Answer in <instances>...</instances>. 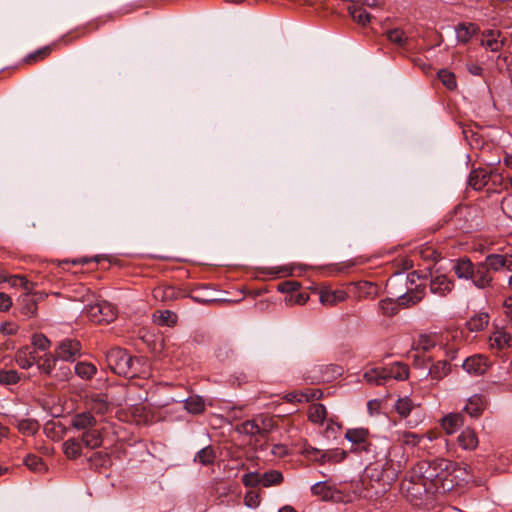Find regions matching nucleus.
Instances as JSON below:
<instances>
[{"instance_id": "22", "label": "nucleus", "mask_w": 512, "mask_h": 512, "mask_svg": "<svg viewBox=\"0 0 512 512\" xmlns=\"http://www.w3.org/2000/svg\"><path fill=\"white\" fill-rule=\"evenodd\" d=\"M81 443L89 449H96L102 445L103 438L99 429L96 427L84 431L80 439Z\"/></svg>"}, {"instance_id": "8", "label": "nucleus", "mask_w": 512, "mask_h": 512, "mask_svg": "<svg viewBox=\"0 0 512 512\" xmlns=\"http://www.w3.org/2000/svg\"><path fill=\"white\" fill-rule=\"evenodd\" d=\"M453 288V280L443 274L432 276L429 281L430 292L439 297L447 296L453 290Z\"/></svg>"}, {"instance_id": "14", "label": "nucleus", "mask_w": 512, "mask_h": 512, "mask_svg": "<svg viewBox=\"0 0 512 512\" xmlns=\"http://www.w3.org/2000/svg\"><path fill=\"white\" fill-rule=\"evenodd\" d=\"M96 424V418L89 411L77 413L71 419V426L83 432L96 427Z\"/></svg>"}, {"instance_id": "52", "label": "nucleus", "mask_w": 512, "mask_h": 512, "mask_svg": "<svg viewBox=\"0 0 512 512\" xmlns=\"http://www.w3.org/2000/svg\"><path fill=\"white\" fill-rule=\"evenodd\" d=\"M91 410L97 414L103 415L109 410V403L103 396H97L92 399Z\"/></svg>"}, {"instance_id": "50", "label": "nucleus", "mask_w": 512, "mask_h": 512, "mask_svg": "<svg viewBox=\"0 0 512 512\" xmlns=\"http://www.w3.org/2000/svg\"><path fill=\"white\" fill-rule=\"evenodd\" d=\"M350 14L352 18L361 25H366L370 22V14L361 7H356L355 5L349 7Z\"/></svg>"}, {"instance_id": "10", "label": "nucleus", "mask_w": 512, "mask_h": 512, "mask_svg": "<svg viewBox=\"0 0 512 512\" xmlns=\"http://www.w3.org/2000/svg\"><path fill=\"white\" fill-rule=\"evenodd\" d=\"M511 336L504 329L497 328L489 337L491 350L500 353L510 347Z\"/></svg>"}, {"instance_id": "62", "label": "nucleus", "mask_w": 512, "mask_h": 512, "mask_svg": "<svg viewBox=\"0 0 512 512\" xmlns=\"http://www.w3.org/2000/svg\"><path fill=\"white\" fill-rule=\"evenodd\" d=\"M19 327L16 323L13 322H5L0 327V332L3 335H14L17 333Z\"/></svg>"}, {"instance_id": "34", "label": "nucleus", "mask_w": 512, "mask_h": 512, "mask_svg": "<svg viewBox=\"0 0 512 512\" xmlns=\"http://www.w3.org/2000/svg\"><path fill=\"white\" fill-rule=\"evenodd\" d=\"M58 362L55 355H46L44 358H40L36 361V364L41 373L53 377Z\"/></svg>"}, {"instance_id": "6", "label": "nucleus", "mask_w": 512, "mask_h": 512, "mask_svg": "<svg viewBox=\"0 0 512 512\" xmlns=\"http://www.w3.org/2000/svg\"><path fill=\"white\" fill-rule=\"evenodd\" d=\"M54 355L58 361L73 362L81 355V344L76 339H64L57 345Z\"/></svg>"}, {"instance_id": "13", "label": "nucleus", "mask_w": 512, "mask_h": 512, "mask_svg": "<svg viewBox=\"0 0 512 512\" xmlns=\"http://www.w3.org/2000/svg\"><path fill=\"white\" fill-rule=\"evenodd\" d=\"M348 298V294L344 290L329 288L322 289L320 292V302L325 306H335L344 302Z\"/></svg>"}, {"instance_id": "24", "label": "nucleus", "mask_w": 512, "mask_h": 512, "mask_svg": "<svg viewBox=\"0 0 512 512\" xmlns=\"http://www.w3.org/2000/svg\"><path fill=\"white\" fill-rule=\"evenodd\" d=\"M485 409V401L481 395L475 394L471 396L466 405L464 411L471 417H478L482 414Z\"/></svg>"}, {"instance_id": "58", "label": "nucleus", "mask_w": 512, "mask_h": 512, "mask_svg": "<svg viewBox=\"0 0 512 512\" xmlns=\"http://www.w3.org/2000/svg\"><path fill=\"white\" fill-rule=\"evenodd\" d=\"M32 344H33L36 348H38V349H40V350L44 351V350H46V349L49 347L50 341H49V340H48V338H47L45 335H43V334H35V335L33 336V339H32Z\"/></svg>"}, {"instance_id": "38", "label": "nucleus", "mask_w": 512, "mask_h": 512, "mask_svg": "<svg viewBox=\"0 0 512 512\" xmlns=\"http://www.w3.org/2000/svg\"><path fill=\"white\" fill-rule=\"evenodd\" d=\"M74 372L81 379L89 380L96 374L97 368L88 362H78L74 367Z\"/></svg>"}, {"instance_id": "19", "label": "nucleus", "mask_w": 512, "mask_h": 512, "mask_svg": "<svg viewBox=\"0 0 512 512\" xmlns=\"http://www.w3.org/2000/svg\"><path fill=\"white\" fill-rule=\"evenodd\" d=\"M387 374V380L403 381L409 377V368L402 362H395L387 367H384Z\"/></svg>"}, {"instance_id": "11", "label": "nucleus", "mask_w": 512, "mask_h": 512, "mask_svg": "<svg viewBox=\"0 0 512 512\" xmlns=\"http://www.w3.org/2000/svg\"><path fill=\"white\" fill-rule=\"evenodd\" d=\"M505 39L501 37L500 31L497 30H486L482 33L480 43L486 49L497 52L504 45Z\"/></svg>"}, {"instance_id": "40", "label": "nucleus", "mask_w": 512, "mask_h": 512, "mask_svg": "<svg viewBox=\"0 0 512 512\" xmlns=\"http://www.w3.org/2000/svg\"><path fill=\"white\" fill-rule=\"evenodd\" d=\"M154 320L158 325L171 327L176 324L177 315L169 310L157 311Z\"/></svg>"}, {"instance_id": "23", "label": "nucleus", "mask_w": 512, "mask_h": 512, "mask_svg": "<svg viewBox=\"0 0 512 512\" xmlns=\"http://www.w3.org/2000/svg\"><path fill=\"white\" fill-rule=\"evenodd\" d=\"M475 264L467 257L458 259L454 266L453 271L459 279L469 280Z\"/></svg>"}, {"instance_id": "16", "label": "nucleus", "mask_w": 512, "mask_h": 512, "mask_svg": "<svg viewBox=\"0 0 512 512\" xmlns=\"http://www.w3.org/2000/svg\"><path fill=\"white\" fill-rule=\"evenodd\" d=\"M345 438L357 445L358 450L368 451L370 444H366L368 438V431L363 428L349 429L345 434Z\"/></svg>"}, {"instance_id": "53", "label": "nucleus", "mask_w": 512, "mask_h": 512, "mask_svg": "<svg viewBox=\"0 0 512 512\" xmlns=\"http://www.w3.org/2000/svg\"><path fill=\"white\" fill-rule=\"evenodd\" d=\"M50 52H51V46L42 47V48L34 51L33 53L28 54L25 58V62L32 63V62L38 61L40 59H44L45 57H47L50 54Z\"/></svg>"}, {"instance_id": "57", "label": "nucleus", "mask_w": 512, "mask_h": 512, "mask_svg": "<svg viewBox=\"0 0 512 512\" xmlns=\"http://www.w3.org/2000/svg\"><path fill=\"white\" fill-rule=\"evenodd\" d=\"M380 311L385 316H392L397 312L394 303L390 299H383L378 304Z\"/></svg>"}, {"instance_id": "45", "label": "nucleus", "mask_w": 512, "mask_h": 512, "mask_svg": "<svg viewBox=\"0 0 512 512\" xmlns=\"http://www.w3.org/2000/svg\"><path fill=\"white\" fill-rule=\"evenodd\" d=\"M24 464L33 472L41 473L46 470L42 458L33 454H29L25 457Z\"/></svg>"}, {"instance_id": "37", "label": "nucleus", "mask_w": 512, "mask_h": 512, "mask_svg": "<svg viewBox=\"0 0 512 512\" xmlns=\"http://www.w3.org/2000/svg\"><path fill=\"white\" fill-rule=\"evenodd\" d=\"M488 181V175L483 170H473L470 173L468 184L474 190H481Z\"/></svg>"}, {"instance_id": "60", "label": "nucleus", "mask_w": 512, "mask_h": 512, "mask_svg": "<svg viewBox=\"0 0 512 512\" xmlns=\"http://www.w3.org/2000/svg\"><path fill=\"white\" fill-rule=\"evenodd\" d=\"M244 502L247 507L256 508L260 503V499H259L258 494L250 491V492L246 493V495L244 497Z\"/></svg>"}, {"instance_id": "3", "label": "nucleus", "mask_w": 512, "mask_h": 512, "mask_svg": "<svg viewBox=\"0 0 512 512\" xmlns=\"http://www.w3.org/2000/svg\"><path fill=\"white\" fill-rule=\"evenodd\" d=\"M408 461V455L402 445H392L384 456L382 465V478L388 482L394 481L401 473Z\"/></svg>"}, {"instance_id": "51", "label": "nucleus", "mask_w": 512, "mask_h": 512, "mask_svg": "<svg viewBox=\"0 0 512 512\" xmlns=\"http://www.w3.org/2000/svg\"><path fill=\"white\" fill-rule=\"evenodd\" d=\"M20 380V375L16 370H0V383L3 385H14Z\"/></svg>"}, {"instance_id": "54", "label": "nucleus", "mask_w": 512, "mask_h": 512, "mask_svg": "<svg viewBox=\"0 0 512 512\" xmlns=\"http://www.w3.org/2000/svg\"><path fill=\"white\" fill-rule=\"evenodd\" d=\"M242 482L246 487H255L262 484V474L258 472H249L242 476Z\"/></svg>"}, {"instance_id": "49", "label": "nucleus", "mask_w": 512, "mask_h": 512, "mask_svg": "<svg viewBox=\"0 0 512 512\" xmlns=\"http://www.w3.org/2000/svg\"><path fill=\"white\" fill-rule=\"evenodd\" d=\"M283 481V475L277 470H270L262 474V485L269 487L272 485H278Z\"/></svg>"}, {"instance_id": "28", "label": "nucleus", "mask_w": 512, "mask_h": 512, "mask_svg": "<svg viewBox=\"0 0 512 512\" xmlns=\"http://www.w3.org/2000/svg\"><path fill=\"white\" fill-rule=\"evenodd\" d=\"M417 408L418 405L408 396L399 398L394 404V409L401 418H407Z\"/></svg>"}, {"instance_id": "30", "label": "nucleus", "mask_w": 512, "mask_h": 512, "mask_svg": "<svg viewBox=\"0 0 512 512\" xmlns=\"http://www.w3.org/2000/svg\"><path fill=\"white\" fill-rule=\"evenodd\" d=\"M311 492L315 496H319L322 500H331L334 497L335 489L327 481H320L311 487Z\"/></svg>"}, {"instance_id": "41", "label": "nucleus", "mask_w": 512, "mask_h": 512, "mask_svg": "<svg viewBox=\"0 0 512 512\" xmlns=\"http://www.w3.org/2000/svg\"><path fill=\"white\" fill-rule=\"evenodd\" d=\"M185 409L192 414H200L205 410V404L200 396H190L185 400Z\"/></svg>"}, {"instance_id": "18", "label": "nucleus", "mask_w": 512, "mask_h": 512, "mask_svg": "<svg viewBox=\"0 0 512 512\" xmlns=\"http://www.w3.org/2000/svg\"><path fill=\"white\" fill-rule=\"evenodd\" d=\"M32 291H27L25 294L21 295L19 298L20 312L26 317H33L37 313V301L34 295L31 294Z\"/></svg>"}, {"instance_id": "63", "label": "nucleus", "mask_w": 512, "mask_h": 512, "mask_svg": "<svg viewBox=\"0 0 512 512\" xmlns=\"http://www.w3.org/2000/svg\"><path fill=\"white\" fill-rule=\"evenodd\" d=\"M13 305L11 297L3 292H0V311H8Z\"/></svg>"}, {"instance_id": "59", "label": "nucleus", "mask_w": 512, "mask_h": 512, "mask_svg": "<svg viewBox=\"0 0 512 512\" xmlns=\"http://www.w3.org/2000/svg\"><path fill=\"white\" fill-rule=\"evenodd\" d=\"M501 209L508 218L512 219V194L502 199Z\"/></svg>"}, {"instance_id": "1", "label": "nucleus", "mask_w": 512, "mask_h": 512, "mask_svg": "<svg viewBox=\"0 0 512 512\" xmlns=\"http://www.w3.org/2000/svg\"><path fill=\"white\" fill-rule=\"evenodd\" d=\"M108 367L117 375L134 377L139 373L140 359L133 358L126 350L113 347L106 352Z\"/></svg>"}, {"instance_id": "17", "label": "nucleus", "mask_w": 512, "mask_h": 512, "mask_svg": "<svg viewBox=\"0 0 512 512\" xmlns=\"http://www.w3.org/2000/svg\"><path fill=\"white\" fill-rule=\"evenodd\" d=\"M314 370H317L321 373L319 376H314V379L316 381L322 382H330L340 376L343 372L341 366L334 364L318 365L314 367Z\"/></svg>"}, {"instance_id": "44", "label": "nucleus", "mask_w": 512, "mask_h": 512, "mask_svg": "<svg viewBox=\"0 0 512 512\" xmlns=\"http://www.w3.org/2000/svg\"><path fill=\"white\" fill-rule=\"evenodd\" d=\"M387 39L397 45L398 47H404L408 42V37L405 32L399 28L390 29L386 32Z\"/></svg>"}, {"instance_id": "7", "label": "nucleus", "mask_w": 512, "mask_h": 512, "mask_svg": "<svg viewBox=\"0 0 512 512\" xmlns=\"http://www.w3.org/2000/svg\"><path fill=\"white\" fill-rule=\"evenodd\" d=\"M489 367L490 362L485 356L481 354H475L470 357H467L462 363V368L469 375L473 376H479L484 374Z\"/></svg>"}, {"instance_id": "47", "label": "nucleus", "mask_w": 512, "mask_h": 512, "mask_svg": "<svg viewBox=\"0 0 512 512\" xmlns=\"http://www.w3.org/2000/svg\"><path fill=\"white\" fill-rule=\"evenodd\" d=\"M153 294L156 299H161L162 301H170L177 297L178 292L172 286H164L154 289Z\"/></svg>"}, {"instance_id": "20", "label": "nucleus", "mask_w": 512, "mask_h": 512, "mask_svg": "<svg viewBox=\"0 0 512 512\" xmlns=\"http://www.w3.org/2000/svg\"><path fill=\"white\" fill-rule=\"evenodd\" d=\"M11 424L14 425L21 434L26 436H32L39 430V423L36 420L30 418H13L11 420Z\"/></svg>"}, {"instance_id": "56", "label": "nucleus", "mask_w": 512, "mask_h": 512, "mask_svg": "<svg viewBox=\"0 0 512 512\" xmlns=\"http://www.w3.org/2000/svg\"><path fill=\"white\" fill-rule=\"evenodd\" d=\"M10 284L14 287L20 286L26 291H32L34 284L29 282L24 276H12L8 278Z\"/></svg>"}, {"instance_id": "4", "label": "nucleus", "mask_w": 512, "mask_h": 512, "mask_svg": "<svg viewBox=\"0 0 512 512\" xmlns=\"http://www.w3.org/2000/svg\"><path fill=\"white\" fill-rule=\"evenodd\" d=\"M441 466L443 467V471L437 473L435 480L429 484L428 493L445 494L452 491L457 485V465L454 462L447 460V467L446 465Z\"/></svg>"}, {"instance_id": "46", "label": "nucleus", "mask_w": 512, "mask_h": 512, "mask_svg": "<svg viewBox=\"0 0 512 512\" xmlns=\"http://www.w3.org/2000/svg\"><path fill=\"white\" fill-rule=\"evenodd\" d=\"M347 456V453L344 451V450H341V449H333V450H328L324 453L321 454V457H320V461L322 463H325V462H334V463H338V462H341L342 460H344Z\"/></svg>"}, {"instance_id": "36", "label": "nucleus", "mask_w": 512, "mask_h": 512, "mask_svg": "<svg viewBox=\"0 0 512 512\" xmlns=\"http://www.w3.org/2000/svg\"><path fill=\"white\" fill-rule=\"evenodd\" d=\"M327 410L323 404L316 403L309 407L308 419L316 424H322L326 419Z\"/></svg>"}, {"instance_id": "25", "label": "nucleus", "mask_w": 512, "mask_h": 512, "mask_svg": "<svg viewBox=\"0 0 512 512\" xmlns=\"http://www.w3.org/2000/svg\"><path fill=\"white\" fill-rule=\"evenodd\" d=\"M463 425V416L460 413H451L441 420V427L447 434L455 433Z\"/></svg>"}, {"instance_id": "33", "label": "nucleus", "mask_w": 512, "mask_h": 512, "mask_svg": "<svg viewBox=\"0 0 512 512\" xmlns=\"http://www.w3.org/2000/svg\"><path fill=\"white\" fill-rule=\"evenodd\" d=\"M458 443L465 450H473L478 445V438L473 430L465 429L458 436Z\"/></svg>"}, {"instance_id": "64", "label": "nucleus", "mask_w": 512, "mask_h": 512, "mask_svg": "<svg viewBox=\"0 0 512 512\" xmlns=\"http://www.w3.org/2000/svg\"><path fill=\"white\" fill-rule=\"evenodd\" d=\"M503 310L504 314L508 318V320L511 322L512 325V296L507 297L503 302Z\"/></svg>"}, {"instance_id": "26", "label": "nucleus", "mask_w": 512, "mask_h": 512, "mask_svg": "<svg viewBox=\"0 0 512 512\" xmlns=\"http://www.w3.org/2000/svg\"><path fill=\"white\" fill-rule=\"evenodd\" d=\"M217 458L216 451L213 446L208 445L204 448L200 449L194 456V463L200 464L202 466L212 465Z\"/></svg>"}, {"instance_id": "55", "label": "nucleus", "mask_w": 512, "mask_h": 512, "mask_svg": "<svg viewBox=\"0 0 512 512\" xmlns=\"http://www.w3.org/2000/svg\"><path fill=\"white\" fill-rule=\"evenodd\" d=\"M72 376V370L70 366L65 364H60L58 367L56 366L53 377L60 380L65 381L68 380Z\"/></svg>"}, {"instance_id": "31", "label": "nucleus", "mask_w": 512, "mask_h": 512, "mask_svg": "<svg viewBox=\"0 0 512 512\" xmlns=\"http://www.w3.org/2000/svg\"><path fill=\"white\" fill-rule=\"evenodd\" d=\"M451 371V366L448 361L442 360L434 363L429 367L428 375L431 376L433 380L439 381L447 376Z\"/></svg>"}, {"instance_id": "61", "label": "nucleus", "mask_w": 512, "mask_h": 512, "mask_svg": "<svg viewBox=\"0 0 512 512\" xmlns=\"http://www.w3.org/2000/svg\"><path fill=\"white\" fill-rule=\"evenodd\" d=\"M300 284L296 281H286L278 285V290L280 292H296Z\"/></svg>"}, {"instance_id": "27", "label": "nucleus", "mask_w": 512, "mask_h": 512, "mask_svg": "<svg viewBox=\"0 0 512 512\" xmlns=\"http://www.w3.org/2000/svg\"><path fill=\"white\" fill-rule=\"evenodd\" d=\"M364 380L370 385H384L387 380V374L384 367L371 368L363 375Z\"/></svg>"}, {"instance_id": "12", "label": "nucleus", "mask_w": 512, "mask_h": 512, "mask_svg": "<svg viewBox=\"0 0 512 512\" xmlns=\"http://www.w3.org/2000/svg\"><path fill=\"white\" fill-rule=\"evenodd\" d=\"M425 296V287L417 285L415 288H411L405 294L400 295L397 298L399 306L408 308L419 303Z\"/></svg>"}, {"instance_id": "29", "label": "nucleus", "mask_w": 512, "mask_h": 512, "mask_svg": "<svg viewBox=\"0 0 512 512\" xmlns=\"http://www.w3.org/2000/svg\"><path fill=\"white\" fill-rule=\"evenodd\" d=\"M478 27L474 23H461L456 29V38L460 43H467L476 33Z\"/></svg>"}, {"instance_id": "32", "label": "nucleus", "mask_w": 512, "mask_h": 512, "mask_svg": "<svg viewBox=\"0 0 512 512\" xmlns=\"http://www.w3.org/2000/svg\"><path fill=\"white\" fill-rule=\"evenodd\" d=\"M489 318L486 312L477 313L468 320L467 327L472 332L482 331L487 327Z\"/></svg>"}, {"instance_id": "48", "label": "nucleus", "mask_w": 512, "mask_h": 512, "mask_svg": "<svg viewBox=\"0 0 512 512\" xmlns=\"http://www.w3.org/2000/svg\"><path fill=\"white\" fill-rule=\"evenodd\" d=\"M437 75L441 83L447 89L454 90L457 87L456 76L454 73L448 71L447 69H441Z\"/></svg>"}, {"instance_id": "2", "label": "nucleus", "mask_w": 512, "mask_h": 512, "mask_svg": "<svg viewBox=\"0 0 512 512\" xmlns=\"http://www.w3.org/2000/svg\"><path fill=\"white\" fill-rule=\"evenodd\" d=\"M441 465L447 466V459L436 458L430 461L418 462L410 471L409 481L414 485H420L424 492L428 493V486L435 480L437 473L443 471Z\"/></svg>"}, {"instance_id": "5", "label": "nucleus", "mask_w": 512, "mask_h": 512, "mask_svg": "<svg viewBox=\"0 0 512 512\" xmlns=\"http://www.w3.org/2000/svg\"><path fill=\"white\" fill-rule=\"evenodd\" d=\"M83 312L94 323H110L116 318V308L105 300H96L93 304L85 306Z\"/></svg>"}, {"instance_id": "43", "label": "nucleus", "mask_w": 512, "mask_h": 512, "mask_svg": "<svg viewBox=\"0 0 512 512\" xmlns=\"http://www.w3.org/2000/svg\"><path fill=\"white\" fill-rule=\"evenodd\" d=\"M483 263L487 265L489 271H498L507 265V258L500 254H491L486 257Z\"/></svg>"}, {"instance_id": "21", "label": "nucleus", "mask_w": 512, "mask_h": 512, "mask_svg": "<svg viewBox=\"0 0 512 512\" xmlns=\"http://www.w3.org/2000/svg\"><path fill=\"white\" fill-rule=\"evenodd\" d=\"M237 431L248 436L259 435L265 437L268 433V427L266 425L265 427H260L256 420H247L237 427Z\"/></svg>"}, {"instance_id": "35", "label": "nucleus", "mask_w": 512, "mask_h": 512, "mask_svg": "<svg viewBox=\"0 0 512 512\" xmlns=\"http://www.w3.org/2000/svg\"><path fill=\"white\" fill-rule=\"evenodd\" d=\"M15 360L22 369H29L36 362V356L29 348H24L17 352Z\"/></svg>"}, {"instance_id": "39", "label": "nucleus", "mask_w": 512, "mask_h": 512, "mask_svg": "<svg viewBox=\"0 0 512 512\" xmlns=\"http://www.w3.org/2000/svg\"><path fill=\"white\" fill-rule=\"evenodd\" d=\"M81 441L77 439H68L63 444L64 454L69 459H76L81 455Z\"/></svg>"}, {"instance_id": "42", "label": "nucleus", "mask_w": 512, "mask_h": 512, "mask_svg": "<svg viewBox=\"0 0 512 512\" xmlns=\"http://www.w3.org/2000/svg\"><path fill=\"white\" fill-rule=\"evenodd\" d=\"M398 438L397 440L401 442V445H407V446H417L421 443V441L424 439V435H420L414 432H399L397 433Z\"/></svg>"}, {"instance_id": "9", "label": "nucleus", "mask_w": 512, "mask_h": 512, "mask_svg": "<svg viewBox=\"0 0 512 512\" xmlns=\"http://www.w3.org/2000/svg\"><path fill=\"white\" fill-rule=\"evenodd\" d=\"M473 284L479 289H485L490 286L492 276L487 269V265L483 262L475 264L470 279Z\"/></svg>"}, {"instance_id": "15", "label": "nucleus", "mask_w": 512, "mask_h": 512, "mask_svg": "<svg viewBox=\"0 0 512 512\" xmlns=\"http://www.w3.org/2000/svg\"><path fill=\"white\" fill-rule=\"evenodd\" d=\"M322 391L319 389H307L305 391L290 392L284 396L287 402H310L322 398Z\"/></svg>"}]
</instances>
